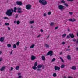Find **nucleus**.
<instances>
[{
    "instance_id": "f257e3e1",
    "label": "nucleus",
    "mask_w": 78,
    "mask_h": 78,
    "mask_svg": "<svg viewBox=\"0 0 78 78\" xmlns=\"http://www.w3.org/2000/svg\"><path fill=\"white\" fill-rule=\"evenodd\" d=\"M17 9L16 7H14V10L12 9H8L6 12V14L9 16H11V15L12 14V13H13V12H14L15 13L16 12V10Z\"/></svg>"
},
{
    "instance_id": "f03ea898",
    "label": "nucleus",
    "mask_w": 78,
    "mask_h": 78,
    "mask_svg": "<svg viewBox=\"0 0 78 78\" xmlns=\"http://www.w3.org/2000/svg\"><path fill=\"white\" fill-rule=\"evenodd\" d=\"M39 2L40 3L42 4L43 6H45L47 4V2L45 0H39Z\"/></svg>"
},
{
    "instance_id": "7ed1b4c3",
    "label": "nucleus",
    "mask_w": 78,
    "mask_h": 78,
    "mask_svg": "<svg viewBox=\"0 0 78 78\" xmlns=\"http://www.w3.org/2000/svg\"><path fill=\"white\" fill-rule=\"evenodd\" d=\"M26 8L27 10H30L31 8V5L30 4H28L26 6Z\"/></svg>"
},
{
    "instance_id": "20e7f679",
    "label": "nucleus",
    "mask_w": 78,
    "mask_h": 78,
    "mask_svg": "<svg viewBox=\"0 0 78 78\" xmlns=\"http://www.w3.org/2000/svg\"><path fill=\"white\" fill-rule=\"evenodd\" d=\"M47 55L48 56V55H50L51 56H53V51H49L47 53Z\"/></svg>"
},
{
    "instance_id": "39448f33",
    "label": "nucleus",
    "mask_w": 78,
    "mask_h": 78,
    "mask_svg": "<svg viewBox=\"0 0 78 78\" xmlns=\"http://www.w3.org/2000/svg\"><path fill=\"white\" fill-rule=\"evenodd\" d=\"M58 9L60 10H62L64 9V6L62 5H60L58 6Z\"/></svg>"
},
{
    "instance_id": "423d86ee",
    "label": "nucleus",
    "mask_w": 78,
    "mask_h": 78,
    "mask_svg": "<svg viewBox=\"0 0 78 78\" xmlns=\"http://www.w3.org/2000/svg\"><path fill=\"white\" fill-rule=\"evenodd\" d=\"M54 69L55 71H56L57 70H60V67L55 66L54 67Z\"/></svg>"
},
{
    "instance_id": "0eeeda50",
    "label": "nucleus",
    "mask_w": 78,
    "mask_h": 78,
    "mask_svg": "<svg viewBox=\"0 0 78 78\" xmlns=\"http://www.w3.org/2000/svg\"><path fill=\"white\" fill-rule=\"evenodd\" d=\"M16 3L18 5H19L20 6V5H22V3L21 1H18L16 2Z\"/></svg>"
},
{
    "instance_id": "6e6552de",
    "label": "nucleus",
    "mask_w": 78,
    "mask_h": 78,
    "mask_svg": "<svg viewBox=\"0 0 78 78\" xmlns=\"http://www.w3.org/2000/svg\"><path fill=\"white\" fill-rule=\"evenodd\" d=\"M69 35L71 37V38H74L75 36H74V35H73V34H69Z\"/></svg>"
},
{
    "instance_id": "1a4fd4ad",
    "label": "nucleus",
    "mask_w": 78,
    "mask_h": 78,
    "mask_svg": "<svg viewBox=\"0 0 78 78\" xmlns=\"http://www.w3.org/2000/svg\"><path fill=\"white\" fill-rule=\"evenodd\" d=\"M4 37H1L0 38V42H4Z\"/></svg>"
},
{
    "instance_id": "9d476101",
    "label": "nucleus",
    "mask_w": 78,
    "mask_h": 78,
    "mask_svg": "<svg viewBox=\"0 0 78 78\" xmlns=\"http://www.w3.org/2000/svg\"><path fill=\"white\" fill-rule=\"evenodd\" d=\"M31 60L32 61H34V60L35 59H36V57L34 56H32L31 57Z\"/></svg>"
},
{
    "instance_id": "9b49d317",
    "label": "nucleus",
    "mask_w": 78,
    "mask_h": 78,
    "mask_svg": "<svg viewBox=\"0 0 78 78\" xmlns=\"http://www.w3.org/2000/svg\"><path fill=\"white\" fill-rule=\"evenodd\" d=\"M69 21H70V22H75L76 21L75 19L74 18H73L70 20H68Z\"/></svg>"
},
{
    "instance_id": "f8f14e48",
    "label": "nucleus",
    "mask_w": 78,
    "mask_h": 78,
    "mask_svg": "<svg viewBox=\"0 0 78 78\" xmlns=\"http://www.w3.org/2000/svg\"><path fill=\"white\" fill-rule=\"evenodd\" d=\"M41 59L42 61H45V60L46 59L45 57V56L42 55L41 56Z\"/></svg>"
},
{
    "instance_id": "ddd939ff",
    "label": "nucleus",
    "mask_w": 78,
    "mask_h": 78,
    "mask_svg": "<svg viewBox=\"0 0 78 78\" xmlns=\"http://www.w3.org/2000/svg\"><path fill=\"white\" fill-rule=\"evenodd\" d=\"M44 46H45L46 48H49L50 47V46L48 44H44Z\"/></svg>"
},
{
    "instance_id": "4468645a",
    "label": "nucleus",
    "mask_w": 78,
    "mask_h": 78,
    "mask_svg": "<svg viewBox=\"0 0 78 78\" xmlns=\"http://www.w3.org/2000/svg\"><path fill=\"white\" fill-rule=\"evenodd\" d=\"M72 70H76V67L75 66H73L71 68Z\"/></svg>"
},
{
    "instance_id": "2eb2a0df",
    "label": "nucleus",
    "mask_w": 78,
    "mask_h": 78,
    "mask_svg": "<svg viewBox=\"0 0 78 78\" xmlns=\"http://www.w3.org/2000/svg\"><path fill=\"white\" fill-rule=\"evenodd\" d=\"M42 67V65L41 64L37 66V67L38 69H40V68H41Z\"/></svg>"
},
{
    "instance_id": "dca6fc26",
    "label": "nucleus",
    "mask_w": 78,
    "mask_h": 78,
    "mask_svg": "<svg viewBox=\"0 0 78 78\" xmlns=\"http://www.w3.org/2000/svg\"><path fill=\"white\" fill-rule=\"evenodd\" d=\"M5 66L2 67L1 68V69H0L1 71H3L4 70H5Z\"/></svg>"
},
{
    "instance_id": "f3484780",
    "label": "nucleus",
    "mask_w": 78,
    "mask_h": 78,
    "mask_svg": "<svg viewBox=\"0 0 78 78\" xmlns=\"http://www.w3.org/2000/svg\"><path fill=\"white\" fill-rule=\"evenodd\" d=\"M35 46V45L34 44H32L30 46V48H33Z\"/></svg>"
},
{
    "instance_id": "a211bd4d",
    "label": "nucleus",
    "mask_w": 78,
    "mask_h": 78,
    "mask_svg": "<svg viewBox=\"0 0 78 78\" xmlns=\"http://www.w3.org/2000/svg\"><path fill=\"white\" fill-rule=\"evenodd\" d=\"M20 69V67L19 66H16L15 68V69L16 70H19Z\"/></svg>"
},
{
    "instance_id": "6ab92c4d",
    "label": "nucleus",
    "mask_w": 78,
    "mask_h": 78,
    "mask_svg": "<svg viewBox=\"0 0 78 78\" xmlns=\"http://www.w3.org/2000/svg\"><path fill=\"white\" fill-rule=\"evenodd\" d=\"M67 58L69 60H70L71 59V57H70V56L69 55H68L67 56Z\"/></svg>"
},
{
    "instance_id": "aec40b11",
    "label": "nucleus",
    "mask_w": 78,
    "mask_h": 78,
    "mask_svg": "<svg viewBox=\"0 0 78 78\" xmlns=\"http://www.w3.org/2000/svg\"><path fill=\"white\" fill-rule=\"evenodd\" d=\"M65 67V65L64 64H62L61 66V69H63V68H64Z\"/></svg>"
},
{
    "instance_id": "412c9836",
    "label": "nucleus",
    "mask_w": 78,
    "mask_h": 78,
    "mask_svg": "<svg viewBox=\"0 0 78 78\" xmlns=\"http://www.w3.org/2000/svg\"><path fill=\"white\" fill-rule=\"evenodd\" d=\"M59 58L62 62H63V63L64 62V60H63V59H62V57H60Z\"/></svg>"
},
{
    "instance_id": "4be33fe9",
    "label": "nucleus",
    "mask_w": 78,
    "mask_h": 78,
    "mask_svg": "<svg viewBox=\"0 0 78 78\" xmlns=\"http://www.w3.org/2000/svg\"><path fill=\"white\" fill-rule=\"evenodd\" d=\"M15 44L16 45H17V46H19L20 44V42L19 41H18Z\"/></svg>"
},
{
    "instance_id": "5701e85b",
    "label": "nucleus",
    "mask_w": 78,
    "mask_h": 78,
    "mask_svg": "<svg viewBox=\"0 0 78 78\" xmlns=\"http://www.w3.org/2000/svg\"><path fill=\"white\" fill-rule=\"evenodd\" d=\"M32 69H34V70H36L37 67L34 66L32 67Z\"/></svg>"
},
{
    "instance_id": "b1692460",
    "label": "nucleus",
    "mask_w": 78,
    "mask_h": 78,
    "mask_svg": "<svg viewBox=\"0 0 78 78\" xmlns=\"http://www.w3.org/2000/svg\"><path fill=\"white\" fill-rule=\"evenodd\" d=\"M37 62H35L34 64V66H35V67H36V66H37Z\"/></svg>"
},
{
    "instance_id": "393cba45",
    "label": "nucleus",
    "mask_w": 78,
    "mask_h": 78,
    "mask_svg": "<svg viewBox=\"0 0 78 78\" xmlns=\"http://www.w3.org/2000/svg\"><path fill=\"white\" fill-rule=\"evenodd\" d=\"M61 2L62 3H66V1L64 0H62L61 1Z\"/></svg>"
},
{
    "instance_id": "a878e982",
    "label": "nucleus",
    "mask_w": 78,
    "mask_h": 78,
    "mask_svg": "<svg viewBox=\"0 0 78 78\" xmlns=\"http://www.w3.org/2000/svg\"><path fill=\"white\" fill-rule=\"evenodd\" d=\"M34 23V21H31L30 22V24H33V23Z\"/></svg>"
},
{
    "instance_id": "bb28decb",
    "label": "nucleus",
    "mask_w": 78,
    "mask_h": 78,
    "mask_svg": "<svg viewBox=\"0 0 78 78\" xmlns=\"http://www.w3.org/2000/svg\"><path fill=\"white\" fill-rule=\"evenodd\" d=\"M13 48H17V46H16V44H14L13 45Z\"/></svg>"
},
{
    "instance_id": "cd10ccee",
    "label": "nucleus",
    "mask_w": 78,
    "mask_h": 78,
    "mask_svg": "<svg viewBox=\"0 0 78 78\" xmlns=\"http://www.w3.org/2000/svg\"><path fill=\"white\" fill-rule=\"evenodd\" d=\"M7 46L9 48L11 47V44H8L7 45Z\"/></svg>"
},
{
    "instance_id": "c85d7f7f",
    "label": "nucleus",
    "mask_w": 78,
    "mask_h": 78,
    "mask_svg": "<svg viewBox=\"0 0 78 78\" xmlns=\"http://www.w3.org/2000/svg\"><path fill=\"white\" fill-rule=\"evenodd\" d=\"M53 76H54V77H56V76H57V75L56 73H54L53 74Z\"/></svg>"
},
{
    "instance_id": "c756f323",
    "label": "nucleus",
    "mask_w": 78,
    "mask_h": 78,
    "mask_svg": "<svg viewBox=\"0 0 78 78\" xmlns=\"http://www.w3.org/2000/svg\"><path fill=\"white\" fill-rule=\"evenodd\" d=\"M5 25L6 26H8V25H9V23H5Z\"/></svg>"
},
{
    "instance_id": "7c9ffc66",
    "label": "nucleus",
    "mask_w": 78,
    "mask_h": 78,
    "mask_svg": "<svg viewBox=\"0 0 78 78\" xmlns=\"http://www.w3.org/2000/svg\"><path fill=\"white\" fill-rule=\"evenodd\" d=\"M66 34H64L62 36V37L64 38V37H66Z\"/></svg>"
},
{
    "instance_id": "2f4dec72",
    "label": "nucleus",
    "mask_w": 78,
    "mask_h": 78,
    "mask_svg": "<svg viewBox=\"0 0 78 78\" xmlns=\"http://www.w3.org/2000/svg\"><path fill=\"white\" fill-rule=\"evenodd\" d=\"M55 60H56V58H53L51 61V62H52Z\"/></svg>"
},
{
    "instance_id": "473e14b6",
    "label": "nucleus",
    "mask_w": 78,
    "mask_h": 78,
    "mask_svg": "<svg viewBox=\"0 0 78 78\" xmlns=\"http://www.w3.org/2000/svg\"><path fill=\"white\" fill-rule=\"evenodd\" d=\"M18 13H22L23 12V11H17Z\"/></svg>"
},
{
    "instance_id": "72a5a7b5",
    "label": "nucleus",
    "mask_w": 78,
    "mask_h": 78,
    "mask_svg": "<svg viewBox=\"0 0 78 78\" xmlns=\"http://www.w3.org/2000/svg\"><path fill=\"white\" fill-rule=\"evenodd\" d=\"M64 5H65V6H66V7H68V6H69V5H68V4L67 3L64 4Z\"/></svg>"
},
{
    "instance_id": "f704fd0d",
    "label": "nucleus",
    "mask_w": 78,
    "mask_h": 78,
    "mask_svg": "<svg viewBox=\"0 0 78 78\" xmlns=\"http://www.w3.org/2000/svg\"><path fill=\"white\" fill-rule=\"evenodd\" d=\"M16 23L17 25H19V24H20V21L19 20L17 21L16 22Z\"/></svg>"
},
{
    "instance_id": "c9c22d12",
    "label": "nucleus",
    "mask_w": 78,
    "mask_h": 78,
    "mask_svg": "<svg viewBox=\"0 0 78 78\" xmlns=\"http://www.w3.org/2000/svg\"><path fill=\"white\" fill-rule=\"evenodd\" d=\"M54 25V23L53 22H51L50 24L51 26H53Z\"/></svg>"
},
{
    "instance_id": "e433bc0d",
    "label": "nucleus",
    "mask_w": 78,
    "mask_h": 78,
    "mask_svg": "<svg viewBox=\"0 0 78 78\" xmlns=\"http://www.w3.org/2000/svg\"><path fill=\"white\" fill-rule=\"evenodd\" d=\"M67 30L69 32H70V29H69V27L67 28Z\"/></svg>"
},
{
    "instance_id": "4c0bfd02",
    "label": "nucleus",
    "mask_w": 78,
    "mask_h": 78,
    "mask_svg": "<svg viewBox=\"0 0 78 78\" xmlns=\"http://www.w3.org/2000/svg\"><path fill=\"white\" fill-rule=\"evenodd\" d=\"M69 13L70 15H72V14H73V12H69Z\"/></svg>"
},
{
    "instance_id": "58836bf2",
    "label": "nucleus",
    "mask_w": 78,
    "mask_h": 78,
    "mask_svg": "<svg viewBox=\"0 0 78 78\" xmlns=\"http://www.w3.org/2000/svg\"><path fill=\"white\" fill-rule=\"evenodd\" d=\"M51 13V12H49L48 13V15H50Z\"/></svg>"
},
{
    "instance_id": "ea45409f",
    "label": "nucleus",
    "mask_w": 78,
    "mask_h": 78,
    "mask_svg": "<svg viewBox=\"0 0 78 78\" xmlns=\"http://www.w3.org/2000/svg\"><path fill=\"white\" fill-rule=\"evenodd\" d=\"M69 38H70V37L69 36V35H67V39H69Z\"/></svg>"
},
{
    "instance_id": "a19ab883",
    "label": "nucleus",
    "mask_w": 78,
    "mask_h": 78,
    "mask_svg": "<svg viewBox=\"0 0 78 78\" xmlns=\"http://www.w3.org/2000/svg\"><path fill=\"white\" fill-rule=\"evenodd\" d=\"M37 71H39L40 72H41V69L38 68V69H37Z\"/></svg>"
},
{
    "instance_id": "79ce46f5",
    "label": "nucleus",
    "mask_w": 78,
    "mask_h": 78,
    "mask_svg": "<svg viewBox=\"0 0 78 78\" xmlns=\"http://www.w3.org/2000/svg\"><path fill=\"white\" fill-rule=\"evenodd\" d=\"M18 17H19V15H18V14H17L15 17L16 19H17Z\"/></svg>"
},
{
    "instance_id": "37998d69",
    "label": "nucleus",
    "mask_w": 78,
    "mask_h": 78,
    "mask_svg": "<svg viewBox=\"0 0 78 78\" xmlns=\"http://www.w3.org/2000/svg\"><path fill=\"white\" fill-rule=\"evenodd\" d=\"M8 28V30H11V28H10V27H7Z\"/></svg>"
},
{
    "instance_id": "c03bdc74",
    "label": "nucleus",
    "mask_w": 78,
    "mask_h": 78,
    "mask_svg": "<svg viewBox=\"0 0 78 78\" xmlns=\"http://www.w3.org/2000/svg\"><path fill=\"white\" fill-rule=\"evenodd\" d=\"M58 28H59V27H58V26L56 27L55 28V30H56V29H58Z\"/></svg>"
},
{
    "instance_id": "a18cd8bd",
    "label": "nucleus",
    "mask_w": 78,
    "mask_h": 78,
    "mask_svg": "<svg viewBox=\"0 0 78 78\" xmlns=\"http://www.w3.org/2000/svg\"><path fill=\"white\" fill-rule=\"evenodd\" d=\"M70 49H67L66 50V51H70Z\"/></svg>"
},
{
    "instance_id": "49530a36",
    "label": "nucleus",
    "mask_w": 78,
    "mask_h": 78,
    "mask_svg": "<svg viewBox=\"0 0 78 78\" xmlns=\"http://www.w3.org/2000/svg\"><path fill=\"white\" fill-rule=\"evenodd\" d=\"M27 47L25 46V48H24L25 50H27Z\"/></svg>"
},
{
    "instance_id": "de8ad7c7",
    "label": "nucleus",
    "mask_w": 78,
    "mask_h": 78,
    "mask_svg": "<svg viewBox=\"0 0 78 78\" xmlns=\"http://www.w3.org/2000/svg\"><path fill=\"white\" fill-rule=\"evenodd\" d=\"M41 36V35H39L37 37V38H38V37H39Z\"/></svg>"
},
{
    "instance_id": "09e8293b",
    "label": "nucleus",
    "mask_w": 78,
    "mask_h": 78,
    "mask_svg": "<svg viewBox=\"0 0 78 78\" xmlns=\"http://www.w3.org/2000/svg\"><path fill=\"white\" fill-rule=\"evenodd\" d=\"M40 31L41 32H44V30H43V29H41L40 30Z\"/></svg>"
},
{
    "instance_id": "8fccbe9b",
    "label": "nucleus",
    "mask_w": 78,
    "mask_h": 78,
    "mask_svg": "<svg viewBox=\"0 0 78 78\" xmlns=\"http://www.w3.org/2000/svg\"><path fill=\"white\" fill-rule=\"evenodd\" d=\"M43 16H47V14L46 13H44L43 14Z\"/></svg>"
},
{
    "instance_id": "3c124183",
    "label": "nucleus",
    "mask_w": 78,
    "mask_h": 78,
    "mask_svg": "<svg viewBox=\"0 0 78 78\" xmlns=\"http://www.w3.org/2000/svg\"><path fill=\"white\" fill-rule=\"evenodd\" d=\"M69 2H73L74 0H67Z\"/></svg>"
},
{
    "instance_id": "603ef678",
    "label": "nucleus",
    "mask_w": 78,
    "mask_h": 78,
    "mask_svg": "<svg viewBox=\"0 0 78 78\" xmlns=\"http://www.w3.org/2000/svg\"><path fill=\"white\" fill-rule=\"evenodd\" d=\"M13 69H14V68L12 67H11V69L10 70H13Z\"/></svg>"
},
{
    "instance_id": "864d4df0",
    "label": "nucleus",
    "mask_w": 78,
    "mask_h": 78,
    "mask_svg": "<svg viewBox=\"0 0 78 78\" xmlns=\"http://www.w3.org/2000/svg\"><path fill=\"white\" fill-rule=\"evenodd\" d=\"M2 59H3L2 58H0V62H1V61H2Z\"/></svg>"
},
{
    "instance_id": "5fc2aeb1",
    "label": "nucleus",
    "mask_w": 78,
    "mask_h": 78,
    "mask_svg": "<svg viewBox=\"0 0 78 78\" xmlns=\"http://www.w3.org/2000/svg\"><path fill=\"white\" fill-rule=\"evenodd\" d=\"M18 10H21V9H21V8H18Z\"/></svg>"
},
{
    "instance_id": "6e6d98bb",
    "label": "nucleus",
    "mask_w": 78,
    "mask_h": 78,
    "mask_svg": "<svg viewBox=\"0 0 78 78\" xmlns=\"http://www.w3.org/2000/svg\"><path fill=\"white\" fill-rule=\"evenodd\" d=\"M12 51H11V52L10 53V55H11L12 54Z\"/></svg>"
},
{
    "instance_id": "4d7b16f0",
    "label": "nucleus",
    "mask_w": 78,
    "mask_h": 78,
    "mask_svg": "<svg viewBox=\"0 0 78 78\" xmlns=\"http://www.w3.org/2000/svg\"><path fill=\"white\" fill-rule=\"evenodd\" d=\"M73 41H74V42H75V41H76V40L75 39H73Z\"/></svg>"
},
{
    "instance_id": "13d9d810",
    "label": "nucleus",
    "mask_w": 78,
    "mask_h": 78,
    "mask_svg": "<svg viewBox=\"0 0 78 78\" xmlns=\"http://www.w3.org/2000/svg\"><path fill=\"white\" fill-rule=\"evenodd\" d=\"M62 44H63V45H64V44H65V42H62Z\"/></svg>"
},
{
    "instance_id": "bf43d9fd",
    "label": "nucleus",
    "mask_w": 78,
    "mask_h": 78,
    "mask_svg": "<svg viewBox=\"0 0 78 78\" xmlns=\"http://www.w3.org/2000/svg\"><path fill=\"white\" fill-rule=\"evenodd\" d=\"M21 74L20 73H18V75H20Z\"/></svg>"
},
{
    "instance_id": "052dcab7",
    "label": "nucleus",
    "mask_w": 78,
    "mask_h": 78,
    "mask_svg": "<svg viewBox=\"0 0 78 78\" xmlns=\"http://www.w3.org/2000/svg\"><path fill=\"white\" fill-rule=\"evenodd\" d=\"M78 39L77 40L76 42V44H78Z\"/></svg>"
},
{
    "instance_id": "680f3d73",
    "label": "nucleus",
    "mask_w": 78,
    "mask_h": 78,
    "mask_svg": "<svg viewBox=\"0 0 78 78\" xmlns=\"http://www.w3.org/2000/svg\"><path fill=\"white\" fill-rule=\"evenodd\" d=\"M16 23H17V22H16V21H15L14 22V23L16 24Z\"/></svg>"
},
{
    "instance_id": "e2e57ef3",
    "label": "nucleus",
    "mask_w": 78,
    "mask_h": 78,
    "mask_svg": "<svg viewBox=\"0 0 78 78\" xmlns=\"http://www.w3.org/2000/svg\"><path fill=\"white\" fill-rule=\"evenodd\" d=\"M7 17H5L4 18V19H7Z\"/></svg>"
},
{
    "instance_id": "0e129e2a",
    "label": "nucleus",
    "mask_w": 78,
    "mask_h": 78,
    "mask_svg": "<svg viewBox=\"0 0 78 78\" xmlns=\"http://www.w3.org/2000/svg\"><path fill=\"white\" fill-rule=\"evenodd\" d=\"M76 50H78V47H77V48H76Z\"/></svg>"
},
{
    "instance_id": "69168bd1",
    "label": "nucleus",
    "mask_w": 78,
    "mask_h": 78,
    "mask_svg": "<svg viewBox=\"0 0 78 78\" xmlns=\"http://www.w3.org/2000/svg\"><path fill=\"white\" fill-rule=\"evenodd\" d=\"M49 38V36L48 35V37H47V38Z\"/></svg>"
},
{
    "instance_id": "338daca9",
    "label": "nucleus",
    "mask_w": 78,
    "mask_h": 78,
    "mask_svg": "<svg viewBox=\"0 0 78 78\" xmlns=\"http://www.w3.org/2000/svg\"><path fill=\"white\" fill-rule=\"evenodd\" d=\"M68 78H73V77H69Z\"/></svg>"
},
{
    "instance_id": "774afa93",
    "label": "nucleus",
    "mask_w": 78,
    "mask_h": 78,
    "mask_svg": "<svg viewBox=\"0 0 78 78\" xmlns=\"http://www.w3.org/2000/svg\"><path fill=\"white\" fill-rule=\"evenodd\" d=\"M77 36H78V32L77 33Z\"/></svg>"
}]
</instances>
